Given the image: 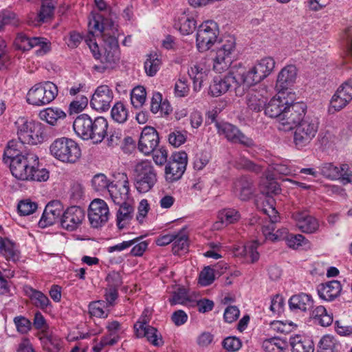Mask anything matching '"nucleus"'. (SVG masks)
Returning <instances> with one entry per match:
<instances>
[{"label":"nucleus","mask_w":352,"mask_h":352,"mask_svg":"<svg viewBox=\"0 0 352 352\" xmlns=\"http://www.w3.org/2000/svg\"><path fill=\"white\" fill-rule=\"evenodd\" d=\"M88 27L89 34L93 35L95 32L98 31L103 41L104 54L102 56L95 39L88 36L85 40L95 58H101V63L106 64L103 66L94 67L96 70L102 72L118 60V25L111 19L104 18L99 13L92 12L89 18Z\"/></svg>","instance_id":"f257e3e1"},{"label":"nucleus","mask_w":352,"mask_h":352,"mask_svg":"<svg viewBox=\"0 0 352 352\" xmlns=\"http://www.w3.org/2000/svg\"><path fill=\"white\" fill-rule=\"evenodd\" d=\"M73 128L76 134L82 140H91L94 143H100L107 135L108 122L102 116L92 118L82 113L76 118Z\"/></svg>","instance_id":"f03ea898"},{"label":"nucleus","mask_w":352,"mask_h":352,"mask_svg":"<svg viewBox=\"0 0 352 352\" xmlns=\"http://www.w3.org/2000/svg\"><path fill=\"white\" fill-rule=\"evenodd\" d=\"M243 66L241 64L232 67L223 78L216 77L210 86V93L212 96L218 97L232 89L236 96H242L248 91V87L243 81Z\"/></svg>","instance_id":"7ed1b4c3"},{"label":"nucleus","mask_w":352,"mask_h":352,"mask_svg":"<svg viewBox=\"0 0 352 352\" xmlns=\"http://www.w3.org/2000/svg\"><path fill=\"white\" fill-rule=\"evenodd\" d=\"M28 151L21 142L16 140L9 141L4 151L3 162L9 165L10 172L16 179L19 175L26 173L23 168L25 164L28 162Z\"/></svg>","instance_id":"20e7f679"},{"label":"nucleus","mask_w":352,"mask_h":352,"mask_svg":"<svg viewBox=\"0 0 352 352\" xmlns=\"http://www.w3.org/2000/svg\"><path fill=\"white\" fill-rule=\"evenodd\" d=\"M50 151L55 159L63 163L74 164L81 156V150L78 143L65 137L56 139L51 144Z\"/></svg>","instance_id":"39448f33"},{"label":"nucleus","mask_w":352,"mask_h":352,"mask_svg":"<svg viewBox=\"0 0 352 352\" xmlns=\"http://www.w3.org/2000/svg\"><path fill=\"white\" fill-rule=\"evenodd\" d=\"M17 129L18 142L25 144H37L43 141L41 124L20 117L15 122Z\"/></svg>","instance_id":"423d86ee"},{"label":"nucleus","mask_w":352,"mask_h":352,"mask_svg":"<svg viewBox=\"0 0 352 352\" xmlns=\"http://www.w3.org/2000/svg\"><path fill=\"white\" fill-rule=\"evenodd\" d=\"M134 185L140 193L148 192L157 182V173L151 162L141 161L134 168Z\"/></svg>","instance_id":"0eeeda50"},{"label":"nucleus","mask_w":352,"mask_h":352,"mask_svg":"<svg viewBox=\"0 0 352 352\" xmlns=\"http://www.w3.org/2000/svg\"><path fill=\"white\" fill-rule=\"evenodd\" d=\"M319 119L312 115H307L294 128V142L298 148L307 146L316 136L318 127Z\"/></svg>","instance_id":"6e6552de"},{"label":"nucleus","mask_w":352,"mask_h":352,"mask_svg":"<svg viewBox=\"0 0 352 352\" xmlns=\"http://www.w3.org/2000/svg\"><path fill=\"white\" fill-rule=\"evenodd\" d=\"M275 67V60L272 57H265L257 63L248 71H245L243 67V81L247 85L248 89L264 78L267 77Z\"/></svg>","instance_id":"1a4fd4ad"},{"label":"nucleus","mask_w":352,"mask_h":352,"mask_svg":"<svg viewBox=\"0 0 352 352\" xmlns=\"http://www.w3.org/2000/svg\"><path fill=\"white\" fill-rule=\"evenodd\" d=\"M57 94L56 85L47 81L43 84H37L31 88L27 95V101L33 105H44L54 100Z\"/></svg>","instance_id":"9d476101"},{"label":"nucleus","mask_w":352,"mask_h":352,"mask_svg":"<svg viewBox=\"0 0 352 352\" xmlns=\"http://www.w3.org/2000/svg\"><path fill=\"white\" fill-rule=\"evenodd\" d=\"M306 109L307 105L304 102H288L279 122V129L285 131L294 129L306 116Z\"/></svg>","instance_id":"9b49d317"},{"label":"nucleus","mask_w":352,"mask_h":352,"mask_svg":"<svg viewBox=\"0 0 352 352\" xmlns=\"http://www.w3.org/2000/svg\"><path fill=\"white\" fill-rule=\"evenodd\" d=\"M28 162L25 164L23 168L26 173L19 175L17 179L41 182L49 179V171L46 168L41 167L39 158L36 153L32 151H28Z\"/></svg>","instance_id":"f8f14e48"},{"label":"nucleus","mask_w":352,"mask_h":352,"mask_svg":"<svg viewBox=\"0 0 352 352\" xmlns=\"http://www.w3.org/2000/svg\"><path fill=\"white\" fill-rule=\"evenodd\" d=\"M235 49V39L228 36L218 47L214 58L213 69L217 73L226 71L232 63V54Z\"/></svg>","instance_id":"ddd939ff"},{"label":"nucleus","mask_w":352,"mask_h":352,"mask_svg":"<svg viewBox=\"0 0 352 352\" xmlns=\"http://www.w3.org/2000/svg\"><path fill=\"white\" fill-rule=\"evenodd\" d=\"M218 25L213 21H207L200 25L197 32V46L200 52L209 50L217 41Z\"/></svg>","instance_id":"4468645a"},{"label":"nucleus","mask_w":352,"mask_h":352,"mask_svg":"<svg viewBox=\"0 0 352 352\" xmlns=\"http://www.w3.org/2000/svg\"><path fill=\"white\" fill-rule=\"evenodd\" d=\"M14 45L19 50L28 51L33 47H38L36 50L38 56H43L50 50V42L43 37H30L23 32L17 34L14 39Z\"/></svg>","instance_id":"2eb2a0df"},{"label":"nucleus","mask_w":352,"mask_h":352,"mask_svg":"<svg viewBox=\"0 0 352 352\" xmlns=\"http://www.w3.org/2000/svg\"><path fill=\"white\" fill-rule=\"evenodd\" d=\"M109 216V207L104 200L96 199L91 202L88 218L92 228H98L103 226L107 222Z\"/></svg>","instance_id":"dca6fc26"},{"label":"nucleus","mask_w":352,"mask_h":352,"mask_svg":"<svg viewBox=\"0 0 352 352\" xmlns=\"http://www.w3.org/2000/svg\"><path fill=\"white\" fill-rule=\"evenodd\" d=\"M217 132L223 135L228 141L232 143H239L246 146L254 144L253 140L243 134L238 127L228 122L215 123Z\"/></svg>","instance_id":"f3484780"},{"label":"nucleus","mask_w":352,"mask_h":352,"mask_svg":"<svg viewBox=\"0 0 352 352\" xmlns=\"http://www.w3.org/2000/svg\"><path fill=\"white\" fill-rule=\"evenodd\" d=\"M274 200L272 198L266 200V205L268 208H264L263 211L267 215L268 221L266 222L262 227V232L265 238L272 241H275L283 235H278L277 233H274L276 226L275 223L278 221L277 211L274 207Z\"/></svg>","instance_id":"a211bd4d"},{"label":"nucleus","mask_w":352,"mask_h":352,"mask_svg":"<svg viewBox=\"0 0 352 352\" xmlns=\"http://www.w3.org/2000/svg\"><path fill=\"white\" fill-rule=\"evenodd\" d=\"M85 216V213L82 208L76 206H71L61 216V226L69 231L75 230L81 225Z\"/></svg>","instance_id":"6ab92c4d"},{"label":"nucleus","mask_w":352,"mask_h":352,"mask_svg":"<svg viewBox=\"0 0 352 352\" xmlns=\"http://www.w3.org/2000/svg\"><path fill=\"white\" fill-rule=\"evenodd\" d=\"M113 98V91L108 85L98 87L90 100L91 107L97 111H106L110 107Z\"/></svg>","instance_id":"aec40b11"},{"label":"nucleus","mask_w":352,"mask_h":352,"mask_svg":"<svg viewBox=\"0 0 352 352\" xmlns=\"http://www.w3.org/2000/svg\"><path fill=\"white\" fill-rule=\"evenodd\" d=\"M352 100V78L343 82L331 100V107L338 111Z\"/></svg>","instance_id":"412c9836"},{"label":"nucleus","mask_w":352,"mask_h":352,"mask_svg":"<svg viewBox=\"0 0 352 352\" xmlns=\"http://www.w3.org/2000/svg\"><path fill=\"white\" fill-rule=\"evenodd\" d=\"M160 142L157 131L152 126H146L142 130L138 142L139 150L145 155H149L157 146Z\"/></svg>","instance_id":"4be33fe9"},{"label":"nucleus","mask_w":352,"mask_h":352,"mask_svg":"<svg viewBox=\"0 0 352 352\" xmlns=\"http://www.w3.org/2000/svg\"><path fill=\"white\" fill-rule=\"evenodd\" d=\"M288 105V100L284 96L278 95L273 97L267 104L265 105V114L272 118H276L280 122L283 111Z\"/></svg>","instance_id":"5701e85b"},{"label":"nucleus","mask_w":352,"mask_h":352,"mask_svg":"<svg viewBox=\"0 0 352 352\" xmlns=\"http://www.w3.org/2000/svg\"><path fill=\"white\" fill-rule=\"evenodd\" d=\"M296 76L297 69L294 65H289L283 68L278 73L276 83L278 94L291 87L296 81Z\"/></svg>","instance_id":"b1692460"},{"label":"nucleus","mask_w":352,"mask_h":352,"mask_svg":"<svg viewBox=\"0 0 352 352\" xmlns=\"http://www.w3.org/2000/svg\"><path fill=\"white\" fill-rule=\"evenodd\" d=\"M108 192L116 205L124 204L129 201V184L127 178L123 182H117L110 185Z\"/></svg>","instance_id":"393cba45"},{"label":"nucleus","mask_w":352,"mask_h":352,"mask_svg":"<svg viewBox=\"0 0 352 352\" xmlns=\"http://www.w3.org/2000/svg\"><path fill=\"white\" fill-rule=\"evenodd\" d=\"M298 228L305 233L315 232L319 227L316 219L308 214L306 212H298L293 214Z\"/></svg>","instance_id":"a878e982"},{"label":"nucleus","mask_w":352,"mask_h":352,"mask_svg":"<svg viewBox=\"0 0 352 352\" xmlns=\"http://www.w3.org/2000/svg\"><path fill=\"white\" fill-rule=\"evenodd\" d=\"M342 291V286L338 280H331L322 283L318 288V293L322 299L333 301L338 298Z\"/></svg>","instance_id":"bb28decb"},{"label":"nucleus","mask_w":352,"mask_h":352,"mask_svg":"<svg viewBox=\"0 0 352 352\" xmlns=\"http://www.w3.org/2000/svg\"><path fill=\"white\" fill-rule=\"evenodd\" d=\"M289 306L293 311H307L312 309L314 300L311 295L300 293L289 298Z\"/></svg>","instance_id":"cd10ccee"},{"label":"nucleus","mask_w":352,"mask_h":352,"mask_svg":"<svg viewBox=\"0 0 352 352\" xmlns=\"http://www.w3.org/2000/svg\"><path fill=\"white\" fill-rule=\"evenodd\" d=\"M218 219L219 221L214 224V228L217 230L237 222L241 219V214L234 208H225L219 211Z\"/></svg>","instance_id":"c85d7f7f"},{"label":"nucleus","mask_w":352,"mask_h":352,"mask_svg":"<svg viewBox=\"0 0 352 352\" xmlns=\"http://www.w3.org/2000/svg\"><path fill=\"white\" fill-rule=\"evenodd\" d=\"M0 255L7 261L16 263L19 259V252L15 244L7 238L0 236Z\"/></svg>","instance_id":"c756f323"},{"label":"nucleus","mask_w":352,"mask_h":352,"mask_svg":"<svg viewBox=\"0 0 352 352\" xmlns=\"http://www.w3.org/2000/svg\"><path fill=\"white\" fill-rule=\"evenodd\" d=\"M135 334L138 338H146L155 346L160 347L164 344L162 334L155 327L150 326L144 329H140Z\"/></svg>","instance_id":"7c9ffc66"},{"label":"nucleus","mask_w":352,"mask_h":352,"mask_svg":"<svg viewBox=\"0 0 352 352\" xmlns=\"http://www.w3.org/2000/svg\"><path fill=\"white\" fill-rule=\"evenodd\" d=\"M289 343L292 346V352H314V345L312 340L303 338L300 336L296 335L290 337Z\"/></svg>","instance_id":"2f4dec72"},{"label":"nucleus","mask_w":352,"mask_h":352,"mask_svg":"<svg viewBox=\"0 0 352 352\" xmlns=\"http://www.w3.org/2000/svg\"><path fill=\"white\" fill-rule=\"evenodd\" d=\"M118 206L120 208L117 212V225L119 229H122L125 223L132 219L134 210L130 201Z\"/></svg>","instance_id":"473e14b6"},{"label":"nucleus","mask_w":352,"mask_h":352,"mask_svg":"<svg viewBox=\"0 0 352 352\" xmlns=\"http://www.w3.org/2000/svg\"><path fill=\"white\" fill-rule=\"evenodd\" d=\"M39 117L51 125H54L58 120L66 117V113L58 108H47L41 111Z\"/></svg>","instance_id":"72a5a7b5"},{"label":"nucleus","mask_w":352,"mask_h":352,"mask_svg":"<svg viewBox=\"0 0 352 352\" xmlns=\"http://www.w3.org/2000/svg\"><path fill=\"white\" fill-rule=\"evenodd\" d=\"M188 73L193 81V89L195 91H199L202 83L207 78L208 74L206 71L198 65H194L188 70Z\"/></svg>","instance_id":"f704fd0d"},{"label":"nucleus","mask_w":352,"mask_h":352,"mask_svg":"<svg viewBox=\"0 0 352 352\" xmlns=\"http://www.w3.org/2000/svg\"><path fill=\"white\" fill-rule=\"evenodd\" d=\"M197 26L196 21L194 18L186 14H182L177 23L175 28L178 29L184 35H188L193 32Z\"/></svg>","instance_id":"c9c22d12"},{"label":"nucleus","mask_w":352,"mask_h":352,"mask_svg":"<svg viewBox=\"0 0 352 352\" xmlns=\"http://www.w3.org/2000/svg\"><path fill=\"white\" fill-rule=\"evenodd\" d=\"M185 170V168L175 162L170 161L165 167L166 180L171 183L176 182L182 177Z\"/></svg>","instance_id":"e433bc0d"},{"label":"nucleus","mask_w":352,"mask_h":352,"mask_svg":"<svg viewBox=\"0 0 352 352\" xmlns=\"http://www.w3.org/2000/svg\"><path fill=\"white\" fill-rule=\"evenodd\" d=\"M235 186L240 190V198L248 200L254 192L252 181L247 177H241L236 183Z\"/></svg>","instance_id":"4c0bfd02"},{"label":"nucleus","mask_w":352,"mask_h":352,"mask_svg":"<svg viewBox=\"0 0 352 352\" xmlns=\"http://www.w3.org/2000/svg\"><path fill=\"white\" fill-rule=\"evenodd\" d=\"M56 0H43L40 11L37 14V21L45 23L51 19L54 10Z\"/></svg>","instance_id":"58836bf2"},{"label":"nucleus","mask_w":352,"mask_h":352,"mask_svg":"<svg viewBox=\"0 0 352 352\" xmlns=\"http://www.w3.org/2000/svg\"><path fill=\"white\" fill-rule=\"evenodd\" d=\"M246 102L248 108L255 112L261 111L263 106L265 105V102L262 96L253 91L248 92L246 97Z\"/></svg>","instance_id":"ea45409f"},{"label":"nucleus","mask_w":352,"mask_h":352,"mask_svg":"<svg viewBox=\"0 0 352 352\" xmlns=\"http://www.w3.org/2000/svg\"><path fill=\"white\" fill-rule=\"evenodd\" d=\"M111 116L118 123H124L128 119L129 111L122 102H118L111 109Z\"/></svg>","instance_id":"a19ab883"},{"label":"nucleus","mask_w":352,"mask_h":352,"mask_svg":"<svg viewBox=\"0 0 352 352\" xmlns=\"http://www.w3.org/2000/svg\"><path fill=\"white\" fill-rule=\"evenodd\" d=\"M108 307L103 300L94 301L89 305V311L93 316L104 318L108 316L109 313Z\"/></svg>","instance_id":"79ce46f5"},{"label":"nucleus","mask_w":352,"mask_h":352,"mask_svg":"<svg viewBox=\"0 0 352 352\" xmlns=\"http://www.w3.org/2000/svg\"><path fill=\"white\" fill-rule=\"evenodd\" d=\"M340 344L330 336H323L318 344V352H338Z\"/></svg>","instance_id":"37998d69"},{"label":"nucleus","mask_w":352,"mask_h":352,"mask_svg":"<svg viewBox=\"0 0 352 352\" xmlns=\"http://www.w3.org/2000/svg\"><path fill=\"white\" fill-rule=\"evenodd\" d=\"M146 92L144 87L137 86L133 89L131 93V102L132 105L138 109L145 102Z\"/></svg>","instance_id":"c03bdc74"},{"label":"nucleus","mask_w":352,"mask_h":352,"mask_svg":"<svg viewBox=\"0 0 352 352\" xmlns=\"http://www.w3.org/2000/svg\"><path fill=\"white\" fill-rule=\"evenodd\" d=\"M161 60L156 54L148 56L144 63V70L148 76H154L160 69Z\"/></svg>","instance_id":"a18cd8bd"},{"label":"nucleus","mask_w":352,"mask_h":352,"mask_svg":"<svg viewBox=\"0 0 352 352\" xmlns=\"http://www.w3.org/2000/svg\"><path fill=\"white\" fill-rule=\"evenodd\" d=\"M314 317L318 320V323L322 327H328L333 322V316L327 313L323 306H318L314 311Z\"/></svg>","instance_id":"49530a36"},{"label":"nucleus","mask_w":352,"mask_h":352,"mask_svg":"<svg viewBox=\"0 0 352 352\" xmlns=\"http://www.w3.org/2000/svg\"><path fill=\"white\" fill-rule=\"evenodd\" d=\"M319 168L320 173L328 179L335 180L339 177L340 166H337L332 163H324Z\"/></svg>","instance_id":"de8ad7c7"},{"label":"nucleus","mask_w":352,"mask_h":352,"mask_svg":"<svg viewBox=\"0 0 352 352\" xmlns=\"http://www.w3.org/2000/svg\"><path fill=\"white\" fill-rule=\"evenodd\" d=\"M30 298L33 304L41 309H45L50 304V301L47 296L41 292L36 289H32Z\"/></svg>","instance_id":"09e8293b"},{"label":"nucleus","mask_w":352,"mask_h":352,"mask_svg":"<svg viewBox=\"0 0 352 352\" xmlns=\"http://www.w3.org/2000/svg\"><path fill=\"white\" fill-rule=\"evenodd\" d=\"M112 184L109 182L106 175L102 173L96 175L91 180L93 188L96 191H102L105 189H107L109 191V186Z\"/></svg>","instance_id":"8fccbe9b"},{"label":"nucleus","mask_w":352,"mask_h":352,"mask_svg":"<svg viewBox=\"0 0 352 352\" xmlns=\"http://www.w3.org/2000/svg\"><path fill=\"white\" fill-rule=\"evenodd\" d=\"M187 138V132L186 131L174 130L168 135L169 143L175 147H179L183 144Z\"/></svg>","instance_id":"3c124183"},{"label":"nucleus","mask_w":352,"mask_h":352,"mask_svg":"<svg viewBox=\"0 0 352 352\" xmlns=\"http://www.w3.org/2000/svg\"><path fill=\"white\" fill-rule=\"evenodd\" d=\"M291 172L292 170L287 165L282 163H273L269 166L267 173L274 175L275 178H277L278 175H288Z\"/></svg>","instance_id":"603ef678"},{"label":"nucleus","mask_w":352,"mask_h":352,"mask_svg":"<svg viewBox=\"0 0 352 352\" xmlns=\"http://www.w3.org/2000/svg\"><path fill=\"white\" fill-rule=\"evenodd\" d=\"M214 270L210 266L205 267L199 274V283L203 286L211 285L214 280Z\"/></svg>","instance_id":"864d4df0"},{"label":"nucleus","mask_w":352,"mask_h":352,"mask_svg":"<svg viewBox=\"0 0 352 352\" xmlns=\"http://www.w3.org/2000/svg\"><path fill=\"white\" fill-rule=\"evenodd\" d=\"M192 302L189 300L187 291L184 288L179 289L177 292H174L172 298L170 299L171 305L176 304L188 305Z\"/></svg>","instance_id":"5fc2aeb1"},{"label":"nucleus","mask_w":352,"mask_h":352,"mask_svg":"<svg viewBox=\"0 0 352 352\" xmlns=\"http://www.w3.org/2000/svg\"><path fill=\"white\" fill-rule=\"evenodd\" d=\"M17 209L21 215H29L37 209V204L29 199L23 200L19 203Z\"/></svg>","instance_id":"6e6d98bb"},{"label":"nucleus","mask_w":352,"mask_h":352,"mask_svg":"<svg viewBox=\"0 0 352 352\" xmlns=\"http://www.w3.org/2000/svg\"><path fill=\"white\" fill-rule=\"evenodd\" d=\"M52 208L50 206H45L43 214L38 221V226L42 228L52 226L56 222L54 216L51 214Z\"/></svg>","instance_id":"4d7b16f0"},{"label":"nucleus","mask_w":352,"mask_h":352,"mask_svg":"<svg viewBox=\"0 0 352 352\" xmlns=\"http://www.w3.org/2000/svg\"><path fill=\"white\" fill-rule=\"evenodd\" d=\"M14 322L17 331L22 334L27 333L31 329V322L23 316L15 317L14 318Z\"/></svg>","instance_id":"13d9d810"},{"label":"nucleus","mask_w":352,"mask_h":352,"mask_svg":"<svg viewBox=\"0 0 352 352\" xmlns=\"http://www.w3.org/2000/svg\"><path fill=\"white\" fill-rule=\"evenodd\" d=\"M222 345L228 352H234L240 349L241 342L236 337L230 336L223 340Z\"/></svg>","instance_id":"bf43d9fd"},{"label":"nucleus","mask_w":352,"mask_h":352,"mask_svg":"<svg viewBox=\"0 0 352 352\" xmlns=\"http://www.w3.org/2000/svg\"><path fill=\"white\" fill-rule=\"evenodd\" d=\"M339 172L340 175L338 179H340L344 185L352 184V168L349 164H341Z\"/></svg>","instance_id":"052dcab7"},{"label":"nucleus","mask_w":352,"mask_h":352,"mask_svg":"<svg viewBox=\"0 0 352 352\" xmlns=\"http://www.w3.org/2000/svg\"><path fill=\"white\" fill-rule=\"evenodd\" d=\"M175 94L177 97H184L189 91L187 80L184 78H179L175 85Z\"/></svg>","instance_id":"680f3d73"},{"label":"nucleus","mask_w":352,"mask_h":352,"mask_svg":"<svg viewBox=\"0 0 352 352\" xmlns=\"http://www.w3.org/2000/svg\"><path fill=\"white\" fill-rule=\"evenodd\" d=\"M106 280L108 283V287L118 289L122 284V276L120 274L117 272L109 273L106 278Z\"/></svg>","instance_id":"e2e57ef3"},{"label":"nucleus","mask_w":352,"mask_h":352,"mask_svg":"<svg viewBox=\"0 0 352 352\" xmlns=\"http://www.w3.org/2000/svg\"><path fill=\"white\" fill-rule=\"evenodd\" d=\"M238 164L241 168L256 173H258L262 171V168L261 166L254 164L253 162L245 157L241 158L238 162Z\"/></svg>","instance_id":"0e129e2a"},{"label":"nucleus","mask_w":352,"mask_h":352,"mask_svg":"<svg viewBox=\"0 0 352 352\" xmlns=\"http://www.w3.org/2000/svg\"><path fill=\"white\" fill-rule=\"evenodd\" d=\"M10 58L3 41H0V69H6L10 65Z\"/></svg>","instance_id":"69168bd1"},{"label":"nucleus","mask_w":352,"mask_h":352,"mask_svg":"<svg viewBox=\"0 0 352 352\" xmlns=\"http://www.w3.org/2000/svg\"><path fill=\"white\" fill-rule=\"evenodd\" d=\"M266 179L268 181V184L267 186V194H274L277 195L280 193V188L277 182L274 181L276 178H275L274 175H270V173L266 174Z\"/></svg>","instance_id":"338daca9"},{"label":"nucleus","mask_w":352,"mask_h":352,"mask_svg":"<svg viewBox=\"0 0 352 352\" xmlns=\"http://www.w3.org/2000/svg\"><path fill=\"white\" fill-rule=\"evenodd\" d=\"M240 311L236 306H229L224 311L223 318L226 322L232 323L239 316Z\"/></svg>","instance_id":"774afa93"}]
</instances>
